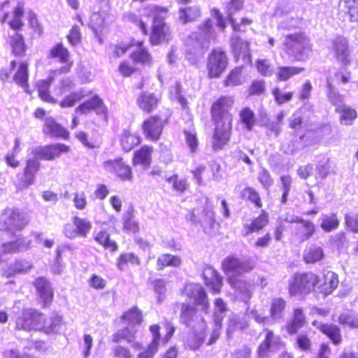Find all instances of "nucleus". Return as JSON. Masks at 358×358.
Returning <instances> with one entry per match:
<instances>
[{
    "label": "nucleus",
    "mask_w": 358,
    "mask_h": 358,
    "mask_svg": "<svg viewBox=\"0 0 358 358\" xmlns=\"http://www.w3.org/2000/svg\"><path fill=\"white\" fill-rule=\"evenodd\" d=\"M340 224V221L335 213L324 214L321 219L320 227L325 232L336 230Z\"/></svg>",
    "instance_id": "54"
},
{
    "label": "nucleus",
    "mask_w": 358,
    "mask_h": 358,
    "mask_svg": "<svg viewBox=\"0 0 358 358\" xmlns=\"http://www.w3.org/2000/svg\"><path fill=\"white\" fill-rule=\"evenodd\" d=\"M120 145L124 152H129L142 143V137L130 129H124L119 138Z\"/></svg>",
    "instance_id": "29"
},
{
    "label": "nucleus",
    "mask_w": 358,
    "mask_h": 358,
    "mask_svg": "<svg viewBox=\"0 0 358 358\" xmlns=\"http://www.w3.org/2000/svg\"><path fill=\"white\" fill-rule=\"evenodd\" d=\"M264 338L259 343L257 348V356L258 358H266L273 347L285 346V343L280 341V337L275 336L273 331L269 329H264Z\"/></svg>",
    "instance_id": "22"
},
{
    "label": "nucleus",
    "mask_w": 358,
    "mask_h": 358,
    "mask_svg": "<svg viewBox=\"0 0 358 358\" xmlns=\"http://www.w3.org/2000/svg\"><path fill=\"white\" fill-rule=\"evenodd\" d=\"M122 229L128 234H136L140 230L138 221L134 218V208L127 210L122 222Z\"/></svg>",
    "instance_id": "50"
},
{
    "label": "nucleus",
    "mask_w": 358,
    "mask_h": 358,
    "mask_svg": "<svg viewBox=\"0 0 358 358\" xmlns=\"http://www.w3.org/2000/svg\"><path fill=\"white\" fill-rule=\"evenodd\" d=\"M94 240L105 250L116 252L118 250L117 243L110 239V234L106 230H101L94 236Z\"/></svg>",
    "instance_id": "51"
},
{
    "label": "nucleus",
    "mask_w": 358,
    "mask_h": 358,
    "mask_svg": "<svg viewBox=\"0 0 358 358\" xmlns=\"http://www.w3.org/2000/svg\"><path fill=\"white\" fill-rule=\"evenodd\" d=\"M296 348L302 352H310L313 348L310 338L306 334H301L296 338Z\"/></svg>",
    "instance_id": "64"
},
{
    "label": "nucleus",
    "mask_w": 358,
    "mask_h": 358,
    "mask_svg": "<svg viewBox=\"0 0 358 358\" xmlns=\"http://www.w3.org/2000/svg\"><path fill=\"white\" fill-rule=\"evenodd\" d=\"M324 249L318 245L312 244L307 247L303 255V260L306 264H315L324 258Z\"/></svg>",
    "instance_id": "43"
},
{
    "label": "nucleus",
    "mask_w": 358,
    "mask_h": 358,
    "mask_svg": "<svg viewBox=\"0 0 358 358\" xmlns=\"http://www.w3.org/2000/svg\"><path fill=\"white\" fill-rule=\"evenodd\" d=\"M238 115L240 122L247 131H252L257 123L255 112L248 106L242 108Z\"/></svg>",
    "instance_id": "47"
},
{
    "label": "nucleus",
    "mask_w": 358,
    "mask_h": 358,
    "mask_svg": "<svg viewBox=\"0 0 358 358\" xmlns=\"http://www.w3.org/2000/svg\"><path fill=\"white\" fill-rule=\"evenodd\" d=\"M268 214L265 210H262L260 213L253 218L250 224L243 225L244 236H247L255 232H259L263 230L268 224Z\"/></svg>",
    "instance_id": "33"
},
{
    "label": "nucleus",
    "mask_w": 358,
    "mask_h": 358,
    "mask_svg": "<svg viewBox=\"0 0 358 358\" xmlns=\"http://www.w3.org/2000/svg\"><path fill=\"white\" fill-rule=\"evenodd\" d=\"M286 308V301L281 297L275 298L272 300L270 308V314L273 317H278L282 315Z\"/></svg>",
    "instance_id": "59"
},
{
    "label": "nucleus",
    "mask_w": 358,
    "mask_h": 358,
    "mask_svg": "<svg viewBox=\"0 0 358 358\" xmlns=\"http://www.w3.org/2000/svg\"><path fill=\"white\" fill-rule=\"evenodd\" d=\"M201 16V10L198 6H187L178 9V17L182 24L195 22Z\"/></svg>",
    "instance_id": "41"
},
{
    "label": "nucleus",
    "mask_w": 358,
    "mask_h": 358,
    "mask_svg": "<svg viewBox=\"0 0 358 358\" xmlns=\"http://www.w3.org/2000/svg\"><path fill=\"white\" fill-rule=\"evenodd\" d=\"M165 327L166 331L164 337L162 338L159 324H153L149 327V330L152 335V340L148 344L149 345L159 350L160 342L166 344L171 341L175 333L176 328L170 322H165Z\"/></svg>",
    "instance_id": "24"
},
{
    "label": "nucleus",
    "mask_w": 358,
    "mask_h": 358,
    "mask_svg": "<svg viewBox=\"0 0 358 358\" xmlns=\"http://www.w3.org/2000/svg\"><path fill=\"white\" fill-rule=\"evenodd\" d=\"M306 324V317L302 308L293 310L292 318L286 323L285 329L289 335H294Z\"/></svg>",
    "instance_id": "36"
},
{
    "label": "nucleus",
    "mask_w": 358,
    "mask_h": 358,
    "mask_svg": "<svg viewBox=\"0 0 358 358\" xmlns=\"http://www.w3.org/2000/svg\"><path fill=\"white\" fill-rule=\"evenodd\" d=\"M154 152L152 146L144 145L134 151L132 156V164L134 166H141L143 169H148L152 163V155Z\"/></svg>",
    "instance_id": "30"
},
{
    "label": "nucleus",
    "mask_w": 358,
    "mask_h": 358,
    "mask_svg": "<svg viewBox=\"0 0 358 358\" xmlns=\"http://www.w3.org/2000/svg\"><path fill=\"white\" fill-rule=\"evenodd\" d=\"M62 322V317L55 314L47 323L45 315L37 309L23 308L17 314L15 320V329L24 331H41L49 334L55 331Z\"/></svg>",
    "instance_id": "3"
},
{
    "label": "nucleus",
    "mask_w": 358,
    "mask_h": 358,
    "mask_svg": "<svg viewBox=\"0 0 358 358\" xmlns=\"http://www.w3.org/2000/svg\"><path fill=\"white\" fill-rule=\"evenodd\" d=\"M338 9L348 15L350 21L358 22V0H340Z\"/></svg>",
    "instance_id": "40"
},
{
    "label": "nucleus",
    "mask_w": 358,
    "mask_h": 358,
    "mask_svg": "<svg viewBox=\"0 0 358 358\" xmlns=\"http://www.w3.org/2000/svg\"><path fill=\"white\" fill-rule=\"evenodd\" d=\"M304 71L302 66H280L275 73V80L278 83L286 82Z\"/></svg>",
    "instance_id": "44"
},
{
    "label": "nucleus",
    "mask_w": 358,
    "mask_h": 358,
    "mask_svg": "<svg viewBox=\"0 0 358 358\" xmlns=\"http://www.w3.org/2000/svg\"><path fill=\"white\" fill-rule=\"evenodd\" d=\"M92 228L90 221L74 216L73 223H66L64 226L63 233L69 238H74L78 236H86Z\"/></svg>",
    "instance_id": "18"
},
{
    "label": "nucleus",
    "mask_w": 358,
    "mask_h": 358,
    "mask_svg": "<svg viewBox=\"0 0 358 358\" xmlns=\"http://www.w3.org/2000/svg\"><path fill=\"white\" fill-rule=\"evenodd\" d=\"M255 67L257 72L264 77H269L273 73L270 62L266 59H257L255 62Z\"/></svg>",
    "instance_id": "61"
},
{
    "label": "nucleus",
    "mask_w": 358,
    "mask_h": 358,
    "mask_svg": "<svg viewBox=\"0 0 358 358\" xmlns=\"http://www.w3.org/2000/svg\"><path fill=\"white\" fill-rule=\"evenodd\" d=\"M331 45L336 59L343 64H348L350 50L347 39L342 36H338L331 41Z\"/></svg>",
    "instance_id": "31"
},
{
    "label": "nucleus",
    "mask_w": 358,
    "mask_h": 358,
    "mask_svg": "<svg viewBox=\"0 0 358 358\" xmlns=\"http://www.w3.org/2000/svg\"><path fill=\"white\" fill-rule=\"evenodd\" d=\"M69 43L71 46H76L81 42L82 32L81 27L78 24H73L70 29L69 34L66 35Z\"/></svg>",
    "instance_id": "63"
},
{
    "label": "nucleus",
    "mask_w": 358,
    "mask_h": 358,
    "mask_svg": "<svg viewBox=\"0 0 358 358\" xmlns=\"http://www.w3.org/2000/svg\"><path fill=\"white\" fill-rule=\"evenodd\" d=\"M54 80L53 76H49L46 79L38 80L35 84V88L39 99L43 102L52 105L58 103V100L52 94L50 91V87Z\"/></svg>",
    "instance_id": "26"
},
{
    "label": "nucleus",
    "mask_w": 358,
    "mask_h": 358,
    "mask_svg": "<svg viewBox=\"0 0 358 358\" xmlns=\"http://www.w3.org/2000/svg\"><path fill=\"white\" fill-rule=\"evenodd\" d=\"M253 266L249 261L242 260L235 255H229L224 257L221 262V269L228 275L227 282L229 285L240 294L251 295V289L248 281L243 280L241 276L245 273L250 272Z\"/></svg>",
    "instance_id": "4"
},
{
    "label": "nucleus",
    "mask_w": 358,
    "mask_h": 358,
    "mask_svg": "<svg viewBox=\"0 0 358 358\" xmlns=\"http://www.w3.org/2000/svg\"><path fill=\"white\" fill-rule=\"evenodd\" d=\"M1 248L3 254H15L28 250L30 243L26 242L25 238L20 236L15 240L3 243Z\"/></svg>",
    "instance_id": "38"
},
{
    "label": "nucleus",
    "mask_w": 358,
    "mask_h": 358,
    "mask_svg": "<svg viewBox=\"0 0 358 358\" xmlns=\"http://www.w3.org/2000/svg\"><path fill=\"white\" fill-rule=\"evenodd\" d=\"M249 97L262 96L266 92V83L263 79H255L251 81L246 90Z\"/></svg>",
    "instance_id": "53"
},
{
    "label": "nucleus",
    "mask_w": 358,
    "mask_h": 358,
    "mask_svg": "<svg viewBox=\"0 0 358 358\" xmlns=\"http://www.w3.org/2000/svg\"><path fill=\"white\" fill-rule=\"evenodd\" d=\"M148 9L152 16L149 34L150 44L154 46L168 43L173 38L171 27L165 20L169 12L168 8L152 5Z\"/></svg>",
    "instance_id": "5"
},
{
    "label": "nucleus",
    "mask_w": 358,
    "mask_h": 358,
    "mask_svg": "<svg viewBox=\"0 0 358 358\" xmlns=\"http://www.w3.org/2000/svg\"><path fill=\"white\" fill-rule=\"evenodd\" d=\"M48 58L57 60L59 63L63 64L57 69L53 70L52 73L55 75L66 74L71 72L73 66L74 62L71 59V55L69 49L64 46L63 43H55L48 51Z\"/></svg>",
    "instance_id": "13"
},
{
    "label": "nucleus",
    "mask_w": 358,
    "mask_h": 358,
    "mask_svg": "<svg viewBox=\"0 0 358 358\" xmlns=\"http://www.w3.org/2000/svg\"><path fill=\"white\" fill-rule=\"evenodd\" d=\"M70 151L69 145L61 143H55L38 147L35 155L41 159L53 161L59 158L62 154L68 153Z\"/></svg>",
    "instance_id": "17"
},
{
    "label": "nucleus",
    "mask_w": 358,
    "mask_h": 358,
    "mask_svg": "<svg viewBox=\"0 0 358 358\" xmlns=\"http://www.w3.org/2000/svg\"><path fill=\"white\" fill-rule=\"evenodd\" d=\"M43 133L52 138L64 140H68L70 136L69 131L52 118L44 122Z\"/></svg>",
    "instance_id": "34"
},
{
    "label": "nucleus",
    "mask_w": 358,
    "mask_h": 358,
    "mask_svg": "<svg viewBox=\"0 0 358 358\" xmlns=\"http://www.w3.org/2000/svg\"><path fill=\"white\" fill-rule=\"evenodd\" d=\"M28 222L24 215L17 209L7 208L0 213V231L5 232L10 236L22 231Z\"/></svg>",
    "instance_id": "10"
},
{
    "label": "nucleus",
    "mask_w": 358,
    "mask_h": 358,
    "mask_svg": "<svg viewBox=\"0 0 358 358\" xmlns=\"http://www.w3.org/2000/svg\"><path fill=\"white\" fill-rule=\"evenodd\" d=\"M196 309L188 303H182L180 305V322L189 327L194 321Z\"/></svg>",
    "instance_id": "57"
},
{
    "label": "nucleus",
    "mask_w": 358,
    "mask_h": 358,
    "mask_svg": "<svg viewBox=\"0 0 358 358\" xmlns=\"http://www.w3.org/2000/svg\"><path fill=\"white\" fill-rule=\"evenodd\" d=\"M131 45L133 47H136L137 50H133L130 55L129 58L136 65L138 64L142 66H150L153 63V57L149 50L144 46V41H136L131 38Z\"/></svg>",
    "instance_id": "23"
},
{
    "label": "nucleus",
    "mask_w": 358,
    "mask_h": 358,
    "mask_svg": "<svg viewBox=\"0 0 358 358\" xmlns=\"http://www.w3.org/2000/svg\"><path fill=\"white\" fill-rule=\"evenodd\" d=\"M284 53L294 62H303L312 51L310 39L303 31L287 34L281 44Z\"/></svg>",
    "instance_id": "7"
},
{
    "label": "nucleus",
    "mask_w": 358,
    "mask_h": 358,
    "mask_svg": "<svg viewBox=\"0 0 358 358\" xmlns=\"http://www.w3.org/2000/svg\"><path fill=\"white\" fill-rule=\"evenodd\" d=\"M230 47L236 62H238L241 59L250 60L249 42L242 40L238 36H234L230 38Z\"/></svg>",
    "instance_id": "27"
},
{
    "label": "nucleus",
    "mask_w": 358,
    "mask_h": 358,
    "mask_svg": "<svg viewBox=\"0 0 358 358\" xmlns=\"http://www.w3.org/2000/svg\"><path fill=\"white\" fill-rule=\"evenodd\" d=\"M103 165L108 171L113 173L122 181H131L134 178L131 167L122 157L103 162Z\"/></svg>",
    "instance_id": "15"
},
{
    "label": "nucleus",
    "mask_w": 358,
    "mask_h": 358,
    "mask_svg": "<svg viewBox=\"0 0 358 358\" xmlns=\"http://www.w3.org/2000/svg\"><path fill=\"white\" fill-rule=\"evenodd\" d=\"M201 276L204 285L213 294H217L222 292L223 278L215 268L212 266H205Z\"/></svg>",
    "instance_id": "20"
},
{
    "label": "nucleus",
    "mask_w": 358,
    "mask_h": 358,
    "mask_svg": "<svg viewBox=\"0 0 358 358\" xmlns=\"http://www.w3.org/2000/svg\"><path fill=\"white\" fill-rule=\"evenodd\" d=\"M120 319L123 324H127V327L131 328L143 322V315L142 311L136 306H134L124 311Z\"/></svg>",
    "instance_id": "39"
},
{
    "label": "nucleus",
    "mask_w": 358,
    "mask_h": 358,
    "mask_svg": "<svg viewBox=\"0 0 358 358\" xmlns=\"http://www.w3.org/2000/svg\"><path fill=\"white\" fill-rule=\"evenodd\" d=\"M136 338V332L132 331L129 327H124L116 331L111 337V342L115 344H119L122 341L128 343H133Z\"/></svg>",
    "instance_id": "48"
},
{
    "label": "nucleus",
    "mask_w": 358,
    "mask_h": 358,
    "mask_svg": "<svg viewBox=\"0 0 358 358\" xmlns=\"http://www.w3.org/2000/svg\"><path fill=\"white\" fill-rule=\"evenodd\" d=\"M159 95L155 93L143 92L136 99V105L141 111L147 115H151L161 104Z\"/></svg>",
    "instance_id": "21"
},
{
    "label": "nucleus",
    "mask_w": 358,
    "mask_h": 358,
    "mask_svg": "<svg viewBox=\"0 0 358 358\" xmlns=\"http://www.w3.org/2000/svg\"><path fill=\"white\" fill-rule=\"evenodd\" d=\"M141 263L140 258L133 252L121 253L117 259L116 265L118 269L124 270L129 264L138 265Z\"/></svg>",
    "instance_id": "55"
},
{
    "label": "nucleus",
    "mask_w": 358,
    "mask_h": 358,
    "mask_svg": "<svg viewBox=\"0 0 358 358\" xmlns=\"http://www.w3.org/2000/svg\"><path fill=\"white\" fill-rule=\"evenodd\" d=\"M299 224L294 231V236L298 241L301 243L308 241L316 232L317 226L310 220L303 219L299 217H279L273 229V238L275 241H281L286 231V224Z\"/></svg>",
    "instance_id": "6"
},
{
    "label": "nucleus",
    "mask_w": 358,
    "mask_h": 358,
    "mask_svg": "<svg viewBox=\"0 0 358 358\" xmlns=\"http://www.w3.org/2000/svg\"><path fill=\"white\" fill-rule=\"evenodd\" d=\"M8 44L11 54L16 57H22L26 55L27 46L23 35L19 32L9 36Z\"/></svg>",
    "instance_id": "37"
},
{
    "label": "nucleus",
    "mask_w": 358,
    "mask_h": 358,
    "mask_svg": "<svg viewBox=\"0 0 358 358\" xmlns=\"http://www.w3.org/2000/svg\"><path fill=\"white\" fill-rule=\"evenodd\" d=\"M169 121V115L164 113L147 116L141 124V129L145 138L151 142L159 141Z\"/></svg>",
    "instance_id": "8"
},
{
    "label": "nucleus",
    "mask_w": 358,
    "mask_h": 358,
    "mask_svg": "<svg viewBox=\"0 0 358 358\" xmlns=\"http://www.w3.org/2000/svg\"><path fill=\"white\" fill-rule=\"evenodd\" d=\"M229 64V58L227 51L222 48H213L208 54L206 61L208 78H220L227 71Z\"/></svg>",
    "instance_id": "11"
},
{
    "label": "nucleus",
    "mask_w": 358,
    "mask_h": 358,
    "mask_svg": "<svg viewBox=\"0 0 358 358\" xmlns=\"http://www.w3.org/2000/svg\"><path fill=\"white\" fill-rule=\"evenodd\" d=\"M317 321L314 320L312 324L316 327L319 331L328 337L334 345H339L343 341L341 329L334 324L322 323L317 324Z\"/></svg>",
    "instance_id": "35"
},
{
    "label": "nucleus",
    "mask_w": 358,
    "mask_h": 358,
    "mask_svg": "<svg viewBox=\"0 0 358 358\" xmlns=\"http://www.w3.org/2000/svg\"><path fill=\"white\" fill-rule=\"evenodd\" d=\"M243 0H229L226 4L225 9L234 32H240L241 29H240L239 24L232 15L234 13L241 11L243 8Z\"/></svg>",
    "instance_id": "42"
},
{
    "label": "nucleus",
    "mask_w": 358,
    "mask_h": 358,
    "mask_svg": "<svg viewBox=\"0 0 358 358\" xmlns=\"http://www.w3.org/2000/svg\"><path fill=\"white\" fill-rule=\"evenodd\" d=\"M183 134L185 136V143H187L189 151L192 153L196 152L199 145L196 132L183 130Z\"/></svg>",
    "instance_id": "60"
},
{
    "label": "nucleus",
    "mask_w": 358,
    "mask_h": 358,
    "mask_svg": "<svg viewBox=\"0 0 358 358\" xmlns=\"http://www.w3.org/2000/svg\"><path fill=\"white\" fill-rule=\"evenodd\" d=\"M41 169V164L37 159L33 157L27 159L22 170L15 175L13 182L16 189L22 191L34 184Z\"/></svg>",
    "instance_id": "12"
},
{
    "label": "nucleus",
    "mask_w": 358,
    "mask_h": 358,
    "mask_svg": "<svg viewBox=\"0 0 358 358\" xmlns=\"http://www.w3.org/2000/svg\"><path fill=\"white\" fill-rule=\"evenodd\" d=\"M234 105V99L229 95H221L210 104V115L213 124L210 145L214 152L224 150L230 141L234 119L230 110Z\"/></svg>",
    "instance_id": "2"
},
{
    "label": "nucleus",
    "mask_w": 358,
    "mask_h": 358,
    "mask_svg": "<svg viewBox=\"0 0 358 358\" xmlns=\"http://www.w3.org/2000/svg\"><path fill=\"white\" fill-rule=\"evenodd\" d=\"M271 93L273 96L275 102L278 105H282L290 101L294 97V92L282 93L280 87H274L271 89Z\"/></svg>",
    "instance_id": "58"
},
{
    "label": "nucleus",
    "mask_w": 358,
    "mask_h": 358,
    "mask_svg": "<svg viewBox=\"0 0 358 358\" xmlns=\"http://www.w3.org/2000/svg\"><path fill=\"white\" fill-rule=\"evenodd\" d=\"M12 75L13 82L19 87L23 88L27 93L31 94L29 87V63L27 61L17 62L12 60L9 69L0 70V80H8Z\"/></svg>",
    "instance_id": "9"
},
{
    "label": "nucleus",
    "mask_w": 358,
    "mask_h": 358,
    "mask_svg": "<svg viewBox=\"0 0 358 358\" xmlns=\"http://www.w3.org/2000/svg\"><path fill=\"white\" fill-rule=\"evenodd\" d=\"M338 284V275L331 271L324 270L320 274L313 271L298 272L289 281L287 291L291 297H305L312 294L317 299H324L337 289Z\"/></svg>",
    "instance_id": "1"
},
{
    "label": "nucleus",
    "mask_w": 358,
    "mask_h": 358,
    "mask_svg": "<svg viewBox=\"0 0 358 358\" xmlns=\"http://www.w3.org/2000/svg\"><path fill=\"white\" fill-rule=\"evenodd\" d=\"M239 198L245 203L251 204L257 209H261L264 206V203L261 194L255 187L246 185L238 194Z\"/></svg>",
    "instance_id": "32"
},
{
    "label": "nucleus",
    "mask_w": 358,
    "mask_h": 358,
    "mask_svg": "<svg viewBox=\"0 0 358 358\" xmlns=\"http://www.w3.org/2000/svg\"><path fill=\"white\" fill-rule=\"evenodd\" d=\"M243 83V66H238L231 69L224 78L222 83L224 87L240 86Z\"/></svg>",
    "instance_id": "45"
},
{
    "label": "nucleus",
    "mask_w": 358,
    "mask_h": 358,
    "mask_svg": "<svg viewBox=\"0 0 358 358\" xmlns=\"http://www.w3.org/2000/svg\"><path fill=\"white\" fill-rule=\"evenodd\" d=\"M345 224L350 231L358 234V210L345 215Z\"/></svg>",
    "instance_id": "62"
},
{
    "label": "nucleus",
    "mask_w": 358,
    "mask_h": 358,
    "mask_svg": "<svg viewBox=\"0 0 358 358\" xmlns=\"http://www.w3.org/2000/svg\"><path fill=\"white\" fill-rule=\"evenodd\" d=\"M336 112L339 114L341 123L345 125H351L357 118L356 110L345 104L340 105L336 108Z\"/></svg>",
    "instance_id": "46"
},
{
    "label": "nucleus",
    "mask_w": 358,
    "mask_h": 358,
    "mask_svg": "<svg viewBox=\"0 0 358 358\" xmlns=\"http://www.w3.org/2000/svg\"><path fill=\"white\" fill-rule=\"evenodd\" d=\"M33 285L40 298L41 308H49L54 300V291L49 281L43 277H38Z\"/></svg>",
    "instance_id": "19"
},
{
    "label": "nucleus",
    "mask_w": 358,
    "mask_h": 358,
    "mask_svg": "<svg viewBox=\"0 0 358 358\" xmlns=\"http://www.w3.org/2000/svg\"><path fill=\"white\" fill-rule=\"evenodd\" d=\"M117 72L124 78H131L139 72V69L132 61L123 59L117 66Z\"/></svg>",
    "instance_id": "52"
},
{
    "label": "nucleus",
    "mask_w": 358,
    "mask_h": 358,
    "mask_svg": "<svg viewBox=\"0 0 358 358\" xmlns=\"http://www.w3.org/2000/svg\"><path fill=\"white\" fill-rule=\"evenodd\" d=\"M181 262L182 260L179 256L165 253L157 258L156 267L157 270L161 271L168 266L178 267Z\"/></svg>",
    "instance_id": "49"
},
{
    "label": "nucleus",
    "mask_w": 358,
    "mask_h": 358,
    "mask_svg": "<svg viewBox=\"0 0 358 358\" xmlns=\"http://www.w3.org/2000/svg\"><path fill=\"white\" fill-rule=\"evenodd\" d=\"M215 34L214 22L210 17L206 18L197 27L194 48L205 52L209 48L210 39Z\"/></svg>",
    "instance_id": "14"
},
{
    "label": "nucleus",
    "mask_w": 358,
    "mask_h": 358,
    "mask_svg": "<svg viewBox=\"0 0 358 358\" xmlns=\"http://www.w3.org/2000/svg\"><path fill=\"white\" fill-rule=\"evenodd\" d=\"M171 184L172 189L179 194L187 192L189 188V184L186 178H181L178 174H173L166 179Z\"/></svg>",
    "instance_id": "56"
},
{
    "label": "nucleus",
    "mask_w": 358,
    "mask_h": 358,
    "mask_svg": "<svg viewBox=\"0 0 358 358\" xmlns=\"http://www.w3.org/2000/svg\"><path fill=\"white\" fill-rule=\"evenodd\" d=\"M76 110L80 114H88L92 111H95L96 113H101L105 115H107L108 112L103 99L97 95H94L91 99L80 103Z\"/></svg>",
    "instance_id": "28"
},
{
    "label": "nucleus",
    "mask_w": 358,
    "mask_h": 358,
    "mask_svg": "<svg viewBox=\"0 0 358 358\" xmlns=\"http://www.w3.org/2000/svg\"><path fill=\"white\" fill-rule=\"evenodd\" d=\"M24 15V3L19 2L11 13H5L2 16L1 22H6L10 28L18 31L24 27L23 17Z\"/></svg>",
    "instance_id": "25"
},
{
    "label": "nucleus",
    "mask_w": 358,
    "mask_h": 358,
    "mask_svg": "<svg viewBox=\"0 0 358 358\" xmlns=\"http://www.w3.org/2000/svg\"><path fill=\"white\" fill-rule=\"evenodd\" d=\"M183 292L188 299L193 300L195 306H201L205 313L208 312L210 303L207 293L202 286L197 284L187 285Z\"/></svg>",
    "instance_id": "16"
}]
</instances>
